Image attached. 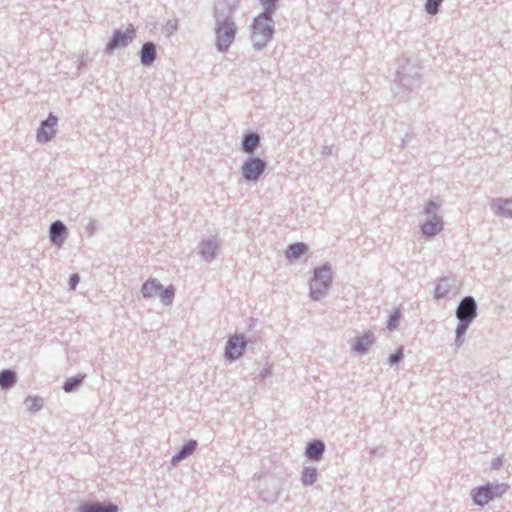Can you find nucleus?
<instances>
[{
    "mask_svg": "<svg viewBox=\"0 0 512 512\" xmlns=\"http://www.w3.org/2000/svg\"><path fill=\"white\" fill-rule=\"evenodd\" d=\"M332 282V272L328 265L314 269L313 277L310 280L309 290L313 299L319 300L326 293Z\"/></svg>",
    "mask_w": 512,
    "mask_h": 512,
    "instance_id": "nucleus-1",
    "label": "nucleus"
},
{
    "mask_svg": "<svg viewBox=\"0 0 512 512\" xmlns=\"http://www.w3.org/2000/svg\"><path fill=\"white\" fill-rule=\"evenodd\" d=\"M509 489L507 484H486L472 490L475 504L484 506L495 498L503 496Z\"/></svg>",
    "mask_w": 512,
    "mask_h": 512,
    "instance_id": "nucleus-2",
    "label": "nucleus"
},
{
    "mask_svg": "<svg viewBox=\"0 0 512 512\" xmlns=\"http://www.w3.org/2000/svg\"><path fill=\"white\" fill-rule=\"evenodd\" d=\"M236 35V25L230 18L220 21L216 28V46L219 51L225 52L233 43Z\"/></svg>",
    "mask_w": 512,
    "mask_h": 512,
    "instance_id": "nucleus-3",
    "label": "nucleus"
},
{
    "mask_svg": "<svg viewBox=\"0 0 512 512\" xmlns=\"http://www.w3.org/2000/svg\"><path fill=\"white\" fill-rule=\"evenodd\" d=\"M272 35L271 19L268 11L255 18L253 25L252 37L256 45L261 46L265 44Z\"/></svg>",
    "mask_w": 512,
    "mask_h": 512,
    "instance_id": "nucleus-4",
    "label": "nucleus"
},
{
    "mask_svg": "<svg viewBox=\"0 0 512 512\" xmlns=\"http://www.w3.org/2000/svg\"><path fill=\"white\" fill-rule=\"evenodd\" d=\"M246 347L245 337L243 335H233L228 339L225 356L229 360L238 359Z\"/></svg>",
    "mask_w": 512,
    "mask_h": 512,
    "instance_id": "nucleus-5",
    "label": "nucleus"
},
{
    "mask_svg": "<svg viewBox=\"0 0 512 512\" xmlns=\"http://www.w3.org/2000/svg\"><path fill=\"white\" fill-rule=\"evenodd\" d=\"M135 33L133 25H129L124 32L116 31L111 41L107 44V50L112 51L115 48L128 45L134 39Z\"/></svg>",
    "mask_w": 512,
    "mask_h": 512,
    "instance_id": "nucleus-6",
    "label": "nucleus"
},
{
    "mask_svg": "<svg viewBox=\"0 0 512 512\" xmlns=\"http://www.w3.org/2000/svg\"><path fill=\"white\" fill-rule=\"evenodd\" d=\"M266 167L264 161L260 158H251L242 166V173L247 180H256L262 174Z\"/></svg>",
    "mask_w": 512,
    "mask_h": 512,
    "instance_id": "nucleus-7",
    "label": "nucleus"
},
{
    "mask_svg": "<svg viewBox=\"0 0 512 512\" xmlns=\"http://www.w3.org/2000/svg\"><path fill=\"white\" fill-rule=\"evenodd\" d=\"M457 318L460 322H471L476 317V304L473 298H464L456 311Z\"/></svg>",
    "mask_w": 512,
    "mask_h": 512,
    "instance_id": "nucleus-8",
    "label": "nucleus"
},
{
    "mask_svg": "<svg viewBox=\"0 0 512 512\" xmlns=\"http://www.w3.org/2000/svg\"><path fill=\"white\" fill-rule=\"evenodd\" d=\"M57 118L53 115H49L47 120L42 122L41 127L37 132V139L40 142H47L51 140L56 132L55 126L57 125Z\"/></svg>",
    "mask_w": 512,
    "mask_h": 512,
    "instance_id": "nucleus-9",
    "label": "nucleus"
},
{
    "mask_svg": "<svg viewBox=\"0 0 512 512\" xmlns=\"http://www.w3.org/2000/svg\"><path fill=\"white\" fill-rule=\"evenodd\" d=\"M324 449L325 446L322 441L314 440L307 445L305 455L311 460L318 461L321 459Z\"/></svg>",
    "mask_w": 512,
    "mask_h": 512,
    "instance_id": "nucleus-10",
    "label": "nucleus"
},
{
    "mask_svg": "<svg viewBox=\"0 0 512 512\" xmlns=\"http://www.w3.org/2000/svg\"><path fill=\"white\" fill-rule=\"evenodd\" d=\"M140 59L143 65H152L156 59V47L152 42H147L142 46Z\"/></svg>",
    "mask_w": 512,
    "mask_h": 512,
    "instance_id": "nucleus-11",
    "label": "nucleus"
},
{
    "mask_svg": "<svg viewBox=\"0 0 512 512\" xmlns=\"http://www.w3.org/2000/svg\"><path fill=\"white\" fill-rule=\"evenodd\" d=\"M373 342V334L371 332H366L354 340L353 350L357 353H363L373 344Z\"/></svg>",
    "mask_w": 512,
    "mask_h": 512,
    "instance_id": "nucleus-12",
    "label": "nucleus"
},
{
    "mask_svg": "<svg viewBox=\"0 0 512 512\" xmlns=\"http://www.w3.org/2000/svg\"><path fill=\"white\" fill-rule=\"evenodd\" d=\"M66 233V227L60 221H56L51 225L50 237L51 241L57 246H61L64 238L62 237Z\"/></svg>",
    "mask_w": 512,
    "mask_h": 512,
    "instance_id": "nucleus-13",
    "label": "nucleus"
},
{
    "mask_svg": "<svg viewBox=\"0 0 512 512\" xmlns=\"http://www.w3.org/2000/svg\"><path fill=\"white\" fill-rule=\"evenodd\" d=\"M79 511L80 512H118V507L114 504H109L107 506H101L98 503H86L80 507Z\"/></svg>",
    "mask_w": 512,
    "mask_h": 512,
    "instance_id": "nucleus-14",
    "label": "nucleus"
},
{
    "mask_svg": "<svg viewBox=\"0 0 512 512\" xmlns=\"http://www.w3.org/2000/svg\"><path fill=\"white\" fill-rule=\"evenodd\" d=\"M442 230V220L439 217L425 222L422 226V231L427 236H434Z\"/></svg>",
    "mask_w": 512,
    "mask_h": 512,
    "instance_id": "nucleus-15",
    "label": "nucleus"
},
{
    "mask_svg": "<svg viewBox=\"0 0 512 512\" xmlns=\"http://www.w3.org/2000/svg\"><path fill=\"white\" fill-rule=\"evenodd\" d=\"M260 138L255 133L246 135L242 142V148L246 153H252L254 149L259 145Z\"/></svg>",
    "mask_w": 512,
    "mask_h": 512,
    "instance_id": "nucleus-16",
    "label": "nucleus"
},
{
    "mask_svg": "<svg viewBox=\"0 0 512 512\" xmlns=\"http://www.w3.org/2000/svg\"><path fill=\"white\" fill-rule=\"evenodd\" d=\"M161 285L156 280H148L142 286L144 297H153L161 290Z\"/></svg>",
    "mask_w": 512,
    "mask_h": 512,
    "instance_id": "nucleus-17",
    "label": "nucleus"
},
{
    "mask_svg": "<svg viewBox=\"0 0 512 512\" xmlns=\"http://www.w3.org/2000/svg\"><path fill=\"white\" fill-rule=\"evenodd\" d=\"M496 212L502 216L512 217V198L499 200L496 204Z\"/></svg>",
    "mask_w": 512,
    "mask_h": 512,
    "instance_id": "nucleus-18",
    "label": "nucleus"
},
{
    "mask_svg": "<svg viewBox=\"0 0 512 512\" xmlns=\"http://www.w3.org/2000/svg\"><path fill=\"white\" fill-rule=\"evenodd\" d=\"M195 448H196V441H190L189 443H187L186 445L183 446V448L180 450V452L177 455H175L172 458V462L177 463L180 460H182L183 458L191 455L195 451Z\"/></svg>",
    "mask_w": 512,
    "mask_h": 512,
    "instance_id": "nucleus-19",
    "label": "nucleus"
},
{
    "mask_svg": "<svg viewBox=\"0 0 512 512\" xmlns=\"http://www.w3.org/2000/svg\"><path fill=\"white\" fill-rule=\"evenodd\" d=\"M15 383V374L11 370H3L0 373V386L9 388Z\"/></svg>",
    "mask_w": 512,
    "mask_h": 512,
    "instance_id": "nucleus-20",
    "label": "nucleus"
},
{
    "mask_svg": "<svg viewBox=\"0 0 512 512\" xmlns=\"http://www.w3.org/2000/svg\"><path fill=\"white\" fill-rule=\"evenodd\" d=\"M308 246L304 243H295L290 245V257L300 258L301 256L307 254Z\"/></svg>",
    "mask_w": 512,
    "mask_h": 512,
    "instance_id": "nucleus-21",
    "label": "nucleus"
},
{
    "mask_svg": "<svg viewBox=\"0 0 512 512\" xmlns=\"http://www.w3.org/2000/svg\"><path fill=\"white\" fill-rule=\"evenodd\" d=\"M317 479V470L313 467L305 468L302 473V482L306 485L313 484Z\"/></svg>",
    "mask_w": 512,
    "mask_h": 512,
    "instance_id": "nucleus-22",
    "label": "nucleus"
},
{
    "mask_svg": "<svg viewBox=\"0 0 512 512\" xmlns=\"http://www.w3.org/2000/svg\"><path fill=\"white\" fill-rule=\"evenodd\" d=\"M25 404L29 411L35 412L42 407V400L39 397H28L25 400Z\"/></svg>",
    "mask_w": 512,
    "mask_h": 512,
    "instance_id": "nucleus-23",
    "label": "nucleus"
},
{
    "mask_svg": "<svg viewBox=\"0 0 512 512\" xmlns=\"http://www.w3.org/2000/svg\"><path fill=\"white\" fill-rule=\"evenodd\" d=\"M84 379V376L73 377L66 380L64 383V390L66 392L73 391Z\"/></svg>",
    "mask_w": 512,
    "mask_h": 512,
    "instance_id": "nucleus-24",
    "label": "nucleus"
},
{
    "mask_svg": "<svg viewBox=\"0 0 512 512\" xmlns=\"http://www.w3.org/2000/svg\"><path fill=\"white\" fill-rule=\"evenodd\" d=\"M173 297H174V289L173 287H168L166 289H161L160 290V298H161V301L165 304V305H168L172 302L173 300Z\"/></svg>",
    "mask_w": 512,
    "mask_h": 512,
    "instance_id": "nucleus-25",
    "label": "nucleus"
},
{
    "mask_svg": "<svg viewBox=\"0 0 512 512\" xmlns=\"http://www.w3.org/2000/svg\"><path fill=\"white\" fill-rule=\"evenodd\" d=\"M443 0H427L425 4V9L427 13L431 15H435L438 12V8L441 5Z\"/></svg>",
    "mask_w": 512,
    "mask_h": 512,
    "instance_id": "nucleus-26",
    "label": "nucleus"
},
{
    "mask_svg": "<svg viewBox=\"0 0 512 512\" xmlns=\"http://www.w3.org/2000/svg\"><path fill=\"white\" fill-rule=\"evenodd\" d=\"M402 356H403V352H402V349L400 348L396 351V353L390 355V357H389L390 364H392V365L396 364L402 358Z\"/></svg>",
    "mask_w": 512,
    "mask_h": 512,
    "instance_id": "nucleus-27",
    "label": "nucleus"
},
{
    "mask_svg": "<svg viewBox=\"0 0 512 512\" xmlns=\"http://www.w3.org/2000/svg\"><path fill=\"white\" fill-rule=\"evenodd\" d=\"M215 249H216V246L213 243L207 242V243L203 244L202 252L204 254L207 253V254H210V255H214Z\"/></svg>",
    "mask_w": 512,
    "mask_h": 512,
    "instance_id": "nucleus-28",
    "label": "nucleus"
},
{
    "mask_svg": "<svg viewBox=\"0 0 512 512\" xmlns=\"http://www.w3.org/2000/svg\"><path fill=\"white\" fill-rule=\"evenodd\" d=\"M398 320H399V314L398 313H395V314L391 315L389 320H388V328L389 329L396 328V326L398 324Z\"/></svg>",
    "mask_w": 512,
    "mask_h": 512,
    "instance_id": "nucleus-29",
    "label": "nucleus"
},
{
    "mask_svg": "<svg viewBox=\"0 0 512 512\" xmlns=\"http://www.w3.org/2000/svg\"><path fill=\"white\" fill-rule=\"evenodd\" d=\"M470 323L471 322H466V321L465 322H460V324L457 327V336L458 337H460L461 335H463L466 332V330H467V328H468Z\"/></svg>",
    "mask_w": 512,
    "mask_h": 512,
    "instance_id": "nucleus-30",
    "label": "nucleus"
},
{
    "mask_svg": "<svg viewBox=\"0 0 512 512\" xmlns=\"http://www.w3.org/2000/svg\"><path fill=\"white\" fill-rule=\"evenodd\" d=\"M79 282L78 274H72L69 278L70 289L74 290Z\"/></svg>",
    "mask_w": 512,
    "mask_h": 512,
    "instance_id": "nucleus-31",
    "label": "nucleus"
},
{
    "mask_svg": "<svg viewBox=\"0 0 512 512\" xmlns=\"http://www.w3.org/2000/svg\"><path fill=\"white\" fill-rule=\"evenodd\" d=\"M436 209V204L433 202H429L426 206V212L430 213L431 211H434Z\"/></svg>",
    "mask_w": 512,
    "mask_h": 512,
    "instance_id": "nucleus-32",
    "label": "nucleus"
},
{
    "mask_svg": "<svg viewBox=\"0 0 512 512\" xmlns=\"http://www.w3.org/2000/svg\"><path fill=\"white\" fill-rule=\"evenodd\" d=\"M263 5L270 6L272 5L276 0H261Z\"/></svg>",
    "mask_w": 512,
    "mask_h": 512,
    "instance_id": "nucleus-33",
    "label": "nucleus"
}]
</instances>
